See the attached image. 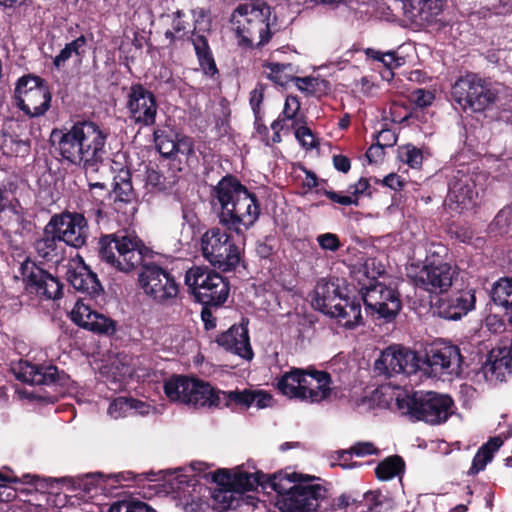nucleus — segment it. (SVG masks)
Returning a JSON list of instances; mask_svg holds the SVG:
<instances>
[{
  "instance_id": "nucleus-1",
  "label": "nucleus",
  "mask_w": 512,
  "mask_h": 512,
  "mask_svg": "<svg viewBox=\"0 0 512 512\" xmlns=\"http://www.w3.org/2000/svg\"><path fill=\"white\" fill-rule=\"evenodd\" d=\"M52 142L61 157L85 170L96 171L106 153L107 133L96 123L83 121L65 130H53Z\"/></svg>"
},
{
  "instance_id": "nucleus-2",
  "label": "nucleus",
  "mask_w": 512,
  "mask_h": 512,
  "mask_svg": "<svg viewBox=\"0 0 512 512\" xmlns=\"http://www.w3.org/2000/svg\"><path fill=\"white\" fill-rule=\"evenodd\" d=\"M214 194L221 208L219 222L228 230L243 235L258 220L260 206L256 195L236 178H222L214 188Z\"/></svg>"
},
{
  "instance_id": "nucleus-3",
  "label": "nucleus",
  "mask_w": 512,
  "mask_h": 512,
  "mask_svg": "<svg viewBox=\"0 0 512 512\" xmlns=\"http://www.w3.org/2000/svg\"><path fill=\"white\" fill-rule=\"evenodd\" d=\"M314 477L295 472L272 475L269 485L277 493L276 506L281 512H316L326 498L327 489Z\"/></svg>"
},
{
  "instance_id": "nucleus-4",
  "label": "nucleus",
  "mask_w": 512,
  "mask_h": 512,
  "mask_svg": "<svg viewBox=\"0 0 512 512\" xmlns=\"http://www.w3.org/2000/svg\"><path fill=\"white\" fill-rule=\"evenodd\" d=\"M101 260L121 272H131L142 264L148 252L144 243L135 235H106L99 241Z\"/></svg>"
},
{
  "instance_id": "nucleus-5",
  "label": "nucleus",
  "mask_w": 512,
  "mask_h": 512,
  "mask_svg": "<svg viewBox=\"0 0 512 512\" xmlns=\"http://www.w3.org/2000/svg\"><path fill=\"white\" fill-rule=\"evenodd\" d=\"M397 409L414 420H422L430 424H440L453 413V400L448 395L427 392L413 395H398Z\"/></svg>"
},
{
  "instance_id": "nucleus-6",
  "label": "nucleus",
  "mask_w": 512,
  "mask_h": 512,
  "mask_svg": "<svg viewBox=\"0 0 512 512\" xmlns=\"http://www.w3.org/2000/svg\"><path fill=\"white\" fill-rule=\"evenodd\" d=\"M231 29L244 46H262L270 39L263 9L251 3L239 5L230 18Z\"/></svg>"
},
{
  "instance_id": "nucleus-7",
  "label": "nucleus",
  "mask_w": 512,
  "mask_h": 512,
  "mask_svg": "<svg viewBox=\"0 0 512 512\" xmlns=\"http://www.w3.org/2000/svg\"><path fill=\"white\" fill-rule=\"evenodd\" d=\"M271 476H267L260 471H250L244 466H239L235 469H219L213 474V481L218 485L225 488L215 493L214 497L216 500L223 502L224 509L233 508V491L243 492L248 490H254L258 486H262L263 489L270 488L269 480Z\"/></svg>"
},
{
  "instance_id": "nucleus-8",
  "label": "nucleus",
  "mask_w": 512,
  "mask_h": 512,
  "mask_svg": "<svg viewBox=\"0 0 512 512\" xmlns=\"http://www.w3.org/2000/svg\"><path fill=\"white\" fill-rule=\"evenodd\" d=\"M200 249L202 256L222 271L235 269L241 261V248L220 227H212L201 236Z\"/></svg>"
},
{
  "instance_id": "nucleus-9",
  "label": "nucleus",
  "mask_w": 512,
  "mask_h": 512,
  "mask_svg": "<svg viewBox=\"0 0 512 512\" xmlns=\"http://www.w3.org/2000/svg\"><path fill=\"white\" fill-rule=\"evenodd\" d=\"M185 283L194 294L197 301L204 305L219 306L229 295V286L217 272L201 266L187 270Z\"/></svg>"
},
{
  "instance_id": "nucleus-10",
  "label": "nucleus",
  "mask_w": 512,
  "mask_h": 512,
  "mask_svg": "<svg viewBox=\"0 0 512 512\" xmlns=\"http://www.w3.org/2000/svg\"><path fill=\"white\" fill-rule=\"evenodd\" d=\"M451 94L463 109L481 112L495 102L498 90L478 75L468 73L454 83Z\"/></svg>"
},
{
  "instance_id": "nucleus-11",
  "label": "nucleus",
  "mask_w": 512,
  "mask_h": 512,
  "mask_svg": "<svg viewBox=\"0 0 512 512\" xmlns=\"http://www.w3.org/2000/svg\"><path fill=\"white\" fill-rule=\"evenodd\" d=\"M138 282L144 294L158 304L170 305L178 298L179 284L174 276L156 264L144 265Z\"/></svg>"
},
{
  "instance_id": "nucleus-12",
  "label": "nucleus",
  "mask_w": 512,
  "mask_h": 512,
  "mask_svg": "<svg viewBox=\"0 0 512 512\" xmlns=\"http://www.w3.org/2000/svg\"><path fill=\"white\" fill-rule=\"evenodd\" d=\"M463 357L458 346L449 342L433 343L422 359V367L435 377L452 380L462 373Z\"/></svg>"
},
{
  "instance_id": "nucleus-13",
  "label": "nucleus",
  "mask_w": 512,
  "mask_h": 512,
  "mask_svg": "<svg viewBox=\"0 0 512 512\" xmlns=\"http://www.w3.org/2000/svg\"><path fill=\"white\" fill-rule=\"evenodd\" d=\"M15 99L17 106L26 115L39 117L50 108L51 93L41 78L26 75L17 81Z\"/></svg>"
},
{
  "instance_id": "nucleus-14",
  "label": "nucleus",
  "mask_w": 512,
  "mask_h": 512,
  "mask_svg": "<svg viewBox=\"0 0 512 512\" xmlns=\"http://www.w3.org/2000/svg\"><path fill=\"white\" fill-rule=\"evenodd\" d=\"M408 276L416 287L438 294L451 287L457 272L447 262L425 263L420 269L412 264L408 268Z\"/></svg>"
},
{
  "instance_id": "nucleus-15",
  "label": "nucleus",
  "mask_w": 512,
  "mask_h": 512,
  "mask_svg": "<svg viewBox=\"0 0 512 512\" xmlns=\"http://www.w3.org/2000/svg\"><path fill=\"white\" fill-rule=\"evenodd\" d=\"M125 108L129 120L140 127L155 124L158 111L156 97L152 91L136 83L126 93Z\"/></svg>"
},
{
  "instance_id": "nucleus-16",
  "label": "nucleus",
  "mask_w": 512,
  "mask_h": 512,
  "mask_svg": "<svg viewBox=\"0 0 512 512\" xmlns=\"http://www.w3.org/2000/svg\"><path fill=\"white\" fill-rule=\"evenodd\" d=\"M375 368L387 376L411 375L422 369V359L409 348L390 346L377 359Z\"/></svg>"
},
{
  "instance_id": "nucleus-17",
  "label": "nucleus",
  "mask_w": 512,
  "mask_h": 512,
  "mask_svg": "<svg viewBox=\"0 0 512 512\" xmlns=\"http://www.w3.org/2000/svg\"><path fill=\"white\" fill-rule=\"evenodd\" d=\"M48 231H54L62 242L74 248L84 246L89 236L87 220L80 213L54 215L48 223Z\"/></svg>"
},
{
  "instance_id": "nucleus-18",
  "label": "nucleus",
  "mask_w": 512,
  "mask_h": 512,
  "mask_svg": "<svg viewBox=\"0 0 512 512\" xmlns=\"http://www.w3.org/2000/svg\"><path fill=\"white\" fill-rule=\"evenodd\" d=\"M362 298L371 313L377 314L386 321L394 319L401 309L398 292L380 282L367 287Z\"/></svg>"
},
{
  "instance_id": "nucleus-19",
  "label": "nucleus",
  "mask_w": 512,
  "mask_h": 512,
  "mask_svg": "<svg viewBox=\"0 0 512 512\" xmlns=\"http://www.w3.org/2000/svg\"><path fill=\"white\" fill-rule=\"evenodd\" d=\"M476 178L463 170H457L449 182L448 196L445 205L458 212L471 209L476 204L478 192L476 190Z\"/></svg>"
},
{
  "instance_id": "nucleus-20",
  "label": "nucleus",
  "mask_w": 512,
  "mask_h": 512,
  "mask_svg": "<svg viewBox=\"0 0 512 512\" xmlns=\"http://www.w3.org/2000/svg\"><path fill=\"white\" fill-rule=\"evenodd\" d=\"M22 269L27 288L31 292L52 300L61 297L63 286L58 278L33 263H26Z\"/></svg>"
},
{
  "instance_id": "nucleus-21",
  "label": "nucleus",
  "mask_w": 512,
  "mask_h": 512,
  "mask_svg": "<svg viewBox=\"0 0 512 512\" xmlns=\"http://www.w3.org/2000/svg\"><path fill=\"white\" fill-rule=\"evenodd\" d=\"M480 374L490 383L502 382L512 374V342L492 349L480 369Z\"/></svg>"
},
{
  "instance_id": "nucleus-22",
  "label": "nucleus",
  "mask_w": 512,
  "mask_h": 512,
  "mask_svg": "<svg viewBox=\"0 0 512 512\" xmlns=\"http://www.w3.org/2000/svg\"><path fill=\"white\" fill-rule=\"evenodd\" d=\"M187 405L198 407L229 406V392L214 389L209 383L190 378Z\"/></svg>"
},
{
  "instance_id": "nucleus-23",
  "label": "nucleus",
  "mask_w": 512,
  "mask_h": 512,
  "mask_svg": "<svg viewBox=\"0 0 512 512\" xmlns=\"http://www.w3.org/2000/svg\"><path fill=\"white\" fill-rule=\"evenodd\" d=\"M70 316L75 324L92 332L111 334L115 331V324L110 318L92 310L83 300L75 303Z\"/></svg>"
},
{
  "instance_id": "nucleus-24",
  "label": "nucleus",
  "mask_w": 512,
  "mask_h": 512,
  "mask_svg": "<svg viewBox=\"0 0 512 512\" xmlns=\"http://www.w3.org/2000/svg\"><path fill=\"white\" fill-rule=\"evenodd\" d=\"M217 343L225 350L245 360H251L253 358L248 330L243 325L232 326L217 338Z\"/></svg>"
},
{
  "instance_id": "nucleus-25",
  "label": "nucleus",
  "mask_w": 512,
  "mask_h": 512,
  "mask_svg": "<svg viewBox=\"0 0 512 512\" xmlns=\"http://www.w3.org/2000/svg\"><path fill=\"white\" fill-rule=\"evenodd\" d=\"M13 372L17 379L32 385H48L56 380L58 369L53 365H37L20 361Z\"/></svg>"
},
{
  "instance_id": "nucleus-26",
  "label": "nucleus",
  "mask_w": 512,
  "mask_h": 512,
  "mask_svg": "<svg viewBox=\"0 0 512 512\" xmlns=\"http://www.w3.org/2000/svg\"><path fill=\"white\" fill-rule=\"evenodd\" d=\"M475 292L472 289L458 291L440 304V315L449 320H458L474 309Z\"/></svg>"
},
{
  "instance_id": "nucleus-27",
  "label": "nucleus",
  "mask_w": 512,
  "mask_h": 512,
  "mask_svg": "<svg viewBox=\"0 0 512 512\" xmlns=\"http://www.w3.org/2000/svg\"><path fill=\"white\" fill-rule=\"evenodd\" d=\"M129 362L128 356H117L101 369L100 374L110 390L120 391L126 387L133 373Z\"/></svg>"
},
{
  "instance_id": "nucleus-28",
  "label": "nucleus",
  "mask_w": 512,
  "mask_h": 512,
  "mask_svg": "<svg viewBox=\"0 0 512 512\" xmlns=\"http://www.w3.org/2000/svg\"><path fill=\"white\" fill-rule=\"evenodd\" d=\"M302 402L314 404L320 403L331 395V377L322 371H310L307 381H304Z\"/></svg>"
},
{
  "instance_id": "nucleus-29",
  "label": "nucleus",
  "mask_w": 512,
  "mask_h": 512,
  "mask_svg": "<svg viewBox=\"0 0 512 512\" xmlns=\"http://www.w3.org/2000/svg\"><path fill=\"white\" fill-rule=\"evenodd\" d=\"M405 15L418 25L429 24L442 10V0H402Z\"/></svg>"
},
{
  "instance_id": "nucleus-30",
  "label": "nucleus",
  "mask_w": 512,
  "mask_h": 512,
  "mask_svg": "<svg viewBox=\"0 0 512 512\" xmlns=\"http://www.w3.org/2000/svg\"><path fill=\"white\" fill-rule=\"evenodd\" d=\"M343 298L338 285L334 282L321 279L317 282L315 287L312 305L315 309L327 315L332 309L337 308V304L342 301Z\"/></svg>"
},
{
  "instance_id": "nucleus-31",
  "label": "nucleus",
  "mask_w": 512,
  "mask_h": 512,
  "mask_svg": "<svg viewBox=\"0 0 512 512\" xmlns=\"http://www.w3.org/2000/svg\"><path fill=\"white\" fill-rule=\"evenodd\" d=\"M327 315L336 319L337 323L346 329H353L362 324L361 305L357 300L344 297L337 304V308L332 309Z\"/></svg>"
},
{
  "instance_id": "nucleus-32",
  "label": "nucleus",
  "mask_w": 512,
  "mask_h": 512,
  "mask_svg": "<svg viewBox=\"0 0 512 512\" xmlns=\"http://www.w3.org/2000/svg\"><path fill=\"white\" fill-rule=\"evenodd\" d=\"M310 371L299 368L291 369L285 372L277 380V388L280 393L289 399L302 400V391L304 390V381H307Z\"/></svg>"
},
{
  "instance_id": "nucleus-33",
  "label": "nucleus",
  "mask_w": 512,
  "mask_h": 512,
  "mask_svg": "<svg viewBox=\"0 0 512 512\" xmlns=\"http://www.w3.org/2000/svg\"><path fill=\"white\" fill-rule=\"evenodd\" d=\"M67 278L71 285L78 291L88 294H96L101 286L94 274L82 261L76 263L74 268L67 271Z\"/></svg>"
},
{
  "instance_id": "nucleus-34",
  "label": "nucleus",
  "mask_w": 512,
  "mask_h": 512,
  "mask_svg": "<svg viewBox=\"0 0 512 512\" xmlns=\"http://www.w3.org/2000/svg\"><path fill=\"white\" fill-rule=\"evenodd\" d=\"M230 405L236 404L243 407L255 406L257 408H266L272 405V396L263 390L230 391Z\"/></svg>"
},
{
  "instance_id": "nucleus-35",
  "label": "nucleus",
  "mask_w": 512,
  "mask_h": 512,
  "mask_svg": "<svg viewBox=\"0 0 512 512\" xmlns=\"http://www.w3.org/2000/svg\"><path fill=\"white\" fill-rule=\"evenodd\" d=\"M61 242L54 231H48L47 224L43 237L35 243V249L39 257L47 261H58L62 252Z\"/></svg>"
},
{
  "instance_id": "nucleus-36",
  "label": "nucleus",
  "mask_w": 512,
  "mask_h": 512,
  "mask_svg": "<svg viewBox=\"0 0 512 512\" xmlns=\"http://www.w3.org/2000/svg\"><path fill=\"white\" fill-rule=\"evenodd\" d=\"M192 43L199 61V65L203 72L210 77L216 75L218 73V69L208 45L207 39L203 35L193 33Z\"/></svg>"
},
{
  "instance_id": "nucleus-37",
  "label": "nucleus",
  "mask_w": 512,
  "mask_h": 512,
  "mask_svg": "<svg viewBox=\"0 0 512 512\" xmlns=\"http://www.w3.org/2000/svg\"><path fill=\"white\" fill-rule=\"evenodd\" d=\"M404 473L405 462L398 455L386 457L375 468L376 477L380 481H390L394 478L401 480Z\"/></svg>"
},
{
  "instance_id": "nucleus-38",
  "label": "nucleus",
  "mask_w": 512,
  "mask_h": 512,
  "mask_svg": "<svg viewBox=\"0 0 512 512\" xmlns=\"http://www.w3.org/2000/svg\"><path fill=\"white\" fill-rule=\"evenodd\" d=\"M504 441L500 436L491 438L482 445L473 458L470 474H477L484 470L486 465L493 459L494 453L503 445Z\"/></svg>"
},
{
  "instance_id": "nucleus-39",
  "label": "nucleus",
  "mask_w": 512,
  "mask_h": 512,
  "mask_svg": "<svg viewBox=\"0 0 512 512\" xmlns=\"http://www.w3.org/2000/svg\"><path fill=\"white\" fill-rule=\"evenodd\" d=\"M300 110V102L296 96H287L282 116L277 118L271 124L273 130L272 142L279 143L281 141L280 131L284 130L287 120H294Z\"/></svg>"
},
{
  "instance_id": "nucleus-40",
  "label": "nucleus",
  "mask_w": 512,
  "mask_h": 512,
  "mask_svg": "<svg viewBox=\"0 0 512 512\" xmlns=\"http://www.w3.org/2000/svg\"><path fill=\"white\" fill-rule=\"evenodd\" d=\"M190 378L185 376H173L165 381L164 392L171 402H179L187 405Z\"/></svg>"
},
{
  "instance_id": "nucleus-41",
  "label": "nucleus",
  "mask_w": 512,
  "mask_h": 512,
  "mask_svg": "<svg viewBox=\"0 0 512 512\" xmlns=\"http://www.w3.org/2000/svg\"><path fill=\"white\" fill-rule=\"evenodd\" d=\"M265 73L267 77L274 83L285 86L289 82H293L294 68L291 64H282L269 62L265 65Z\"/></svg>"
},
{
  "instance_id": "nucleus-42",
  "label": "nucleus",
  "mask_w": 512,
  "mask_h": 512,
  "mask_svg": "<svg viewBox=\"0 0 512 512\" xmlns=\"http://www.w3.org/2000/svg\"><path fill=\"white\" fill-rule=\"evenodd\" d=\"M86 38L80 36L72 42L66 44V46L60 51V53L54 59V65L57 68L63 66L66 61L73 56L80 58L85 52Z\"/></svg>"
},
{
  "instance_id": "nucleus-43",
  "label": "nucleus",
  "mask_w": 512,
  "mask_h": 512,
  "mask_svg": "<svg viewBox=\"0 0 512 512\" xmlns=\"http://www.w3.org/2000/svg\"><path fill=\"white\" fill-rule=\"evenodd\" d=\"M398 157L400 161L413 169L419 168L423 162L422 151L411 144L400 147Z\"/></svg>"
},
{
  "instance_id": "nucleus-44",
  "label": "nucleus",
  "mask_w": 512,
  "mask_h": 512,
  "mask_svg": "<svg viewBox=\"0 0 512 512\" xmlns=\"http://www.w3.org/2000/svg\"><path fill=\"white\" fill-rule=\"evenodd\" d=\"M183 17L184 14L181 11L174 13L172 30H167L165 32V37L170 40V42H173L175 39H181L188 33L190 25L183 20Z\"/></svg>"
},
{
  "instance_id": "nucleus-45",
  "label": "nucleus",
  "mask_w": 512,
  "mask_h": 512,
  "mask_svg": "<svg viewBox=\"0 0 512 512\" xmlns=\"http://www.w3.org/2000/svg\"><path fill=\"white\" fill-rule=\"evenodd\" d=\"M142 181L144 187L149 193L162 191L165 189V178L154 168H147Z\"/></svg>"
},
{
  "instance_id": "nucleus-46",
  "label": "nucleus",
  "mask_w": 512,
  "mask_h": 512,
  "mask_svg": "<svg viewBox=\"0 0 512 512\" xmlns=\"http://www.w3.org/2000/svg\"><path fill=\"white\" fill-rule=\"evenodd\" d=\"M367 55L375 60L381 61L390 72L404 64V59L402 57H398L395 52L392 51L382 53L380 51L368 49Z\"/></svg>"
},
{
  "instance_id": "nucleus-47",
  "label": "nucleus",
  "mask_w": 512,
  "mask_h": 512,
  "mask_svg": "<svg viewBox=\"0 0 512 512\" xmlns=\"http://www.w3.org/2000/svg\"><path fill=\"white\" fill-rule=\"evenodd\" d=\"M108 512H156L151 506L141 501H122L111 505Z\"/></svg>"
},
{
  "instance_id": "nucleus-48",
  "label": "nucleus",
  "mask_w": 512,
  "mask_h": 512,
  "mask_svg": "<svg viewBox=\"0 0 512 512\" xmlns=\"http://www.w3.org/2000/svg\"><path fill=\"white\" fill-rule=\"evenodd\" d=\"M131 407V398L118 397L109 405L108 414L114 419L126 417L132 415Z\"/></svg>"
},
{
  "instance_id": "nucleus-49",
  "label": "nucleus",
  "mask_w": 512,
  "mask_h": 512,
  "mask_svg": "<svg viewBox=\"0 0 512 512\" xmlns=\"http://www.w3.org/2000/svg\"><path fill=\"white\" fill-rule=\"evenodd\" d=\"M3 153L14 156H25L29 153V144L13 137L5 138L2 144Z\"/></svg>"
},
{
  "instance_id": "nucleus-50",
  "label": "nucleus",
  "mask_w": 512,
  "mask_h": 512,
  "mask_svg": "<svg viewBox=\"0 0 512 512\" xmlns=\"http://www.w3.org/2000/svg\"><path fill=\"white\" fill-rule=\"evenodd\" d=\"M293 82L300 91L307 94H315L319 90L320 85L324 83L323 80L312 76L295 77Z\"/></svg>"
},
{
  "instance_id": "nucleus-51",
  "label": "nucleus",
  "mask_w": 512,
  "mask_h": 512,
  "mask_svg": "<svg viewBox=\"0 0 512 512\" xmlns=\"http://www.w3.org/2000/svg\"><path fill=\"white\" fill-rule=\"evenodd\" d=\"M155 144L162 156L169 158L175 155L176 139H173L167 135L156 134Z\"/></svg>"
},
{
  "instance_id": "nucleus-52",
  "label": "nucleus",
  "mask_w": 512,
  "mask_h": 512,
  "mask_svg": "<svg viewBox=\"0 0 512 512\" xmlns=\"http://www.w3.org/2000/svg\"><path fill=\"white\" fill-rule=\"evenodd\" d=\"M412 101L416 106L424 108L430 106L435 100V94L431 90L416 89L411 94Z\"/></svg>"
},
{
  "instance_id": "nucleus-53",
  "label": "nucleus",
  "mask_w": 512,
  "mask_h": 512,
  "mask_svg": "<svg viewBox=\"0 0 512 512\" xmlns=\"http://www.w3.org/2000/svg\"><path fill=\"white\" fill-rule=\"evenodd\" d=\"M353 453L358 457H364L367 455L377 454L378 450L377 448L370 442H361L355 444L350 452L342 451L339 455L340 458H344L346 455Z\"/></svg>"
},
{
  "instance_id": "nucleus-54",
  "label": "nucleus",
  "mask_w": 512,
  "mask_h": 512,
  "mask_svg": "<svg viewBox=\"0 0 512 512\" xmlns=\"http://www.w3.org/2000/svg\"><path fill=\"white\" fill-rule=\"evenodd\" d=\"M317 242L323 250L336 251L340 247V240L334 233H324L317 237Z\"/></svg>"
},
{
  "instance_id": "nucleus-55",
  "label": "nucleus",
  "mask_w": 512,
  "mask_h": 512,
  "mask_svg": "<svg viewBox=\"0 0 512 512\" xmlns=\"http://www.w3.org/2000/svg\"><path fill=\"white\" fill-rule=\"evenodd\" d=\"M264 98V86L261 84L256 85V87L250 92V105L255 114L256 120L259 119L260 113V105Z\"/></svg>"
},
{
  "instance_id": "nucleus-56",
  "label": "nucleus",
  "mask_w": 512,
  "mask_h": 512,
  "mask_svg": "<svg viewBox=\"0 0 512 512\" xmlns=\"http://www.w3.org/2000/svg\"><path fill=\"white\" fill-rule=\"evenodd\" d=\"M194 152L193 141L190 137L182 136L176 138L175 155H190Z\"/></svg>"
},
{
  "instance_id": "nucleus-57",
  "label": "nucleus",
  "mask_w": 512,
  "mask_h": 512,
  "mask_svg": "<svg viewBox=\"0 0 512 512\" xmlns=\"http://www.w3.org/2000/svg\"><path fill=\"white\" fill-rule=\"evenodd\" d=\"M296 138L306 148H313L315 146V137L307 127H300L295 132Z\"/></svg>"
},
{
  "instance_id": "nucleus-58",
  "label": "nucleus",
  "mask_w": 512,
  "mask_h": 512,
  "mask_svg": "<svg viewBox=\"0 0 512 512\" xmlns=\"http://www.w3.org/2000/svg\"><path fill=\"white\" fill-rule=\"evenodd\" d=\"M382 272L383 269L381 267H375V259H367L362 265V268L359 270V273H362L368 279H375L381 275Z\"/></svg>"
},
{
  "instance_id": "nucleus-59",
  "label": "nucleus",
  "mask_w": 512,
  "mask_h": 512,
  "mask_svg": "<svg viewBox=\"0 0 512 512\" xmlns=\"http://www.w3.org/2000/svg\"><path fill=\"white\" fill-rule=\"evenodd\" d=\"M325 195L332 200L333 202H336L340 205L349 206V205H356L357 204V197L349 196V195H340L333 191H325Z\"/></svg>"
},
{
  "instance_id": "nucleus-60",
  "label": "nucleus",
  "mask_w": 512,
  "mask_h": 512,
  "mask_svg": "<svg viewBox=\"0 0 512 512\" xmlns=\"http://www.w3.org/2000/svg\"><path fill=\"white\" fill-rule=\"evenodd\" d=\"M131 406H132L131 407L132 415L139 414V415L145 416V415L150 414L151 411L154 410L150 404L140 401V400L132 399V398H131Z\"/></svg>"
},
{
  "instance_id": "nucleus-61",
  "label": "nucleus",
  "mask_w": 512,
  "mask_h": 512,
  "mask_svg": "<svg viewBox=\"0 0 512 512\" xmlns=\"http://www.w3.org/2000/svg\"><path fill=\"white\" fill-rule=\"evenodd\" d=\"M384 156V146L382 144L372 145L366 152V158L369 163H377Z\"/></svg>"
},
{
  "instance_id": "nucleus-62",
  "label": "nucleus",
  "mask_w": 512,
  "mask_h": 512,
  "mask_svg": "<svg viewBox=\"0 0 512 512\" xmlns=\"http://www.w3.org/2000/svg\"><path fill=\"white\" fill-rule=\"evenodd\" d=\"M183 225H187L190 229H194L198 224V217L192 208L184 207L182 210Z\"/></svg>"
},
{
  "instance_id": "nucleus-63",
  "label": "nucleus",
  "mask_w": 512,
  "mask_h": 512,
  "mask_svg": "<svg viewBox=\"0 0 512 512\" xmlns=\"http://www.w3.org/2000/svg\"><path fill=\"white\" fill-rule=\"evenodd\" d=\"M445 251H446V248L442 244H434V243L429 244L426 247L427 255H426L425 263H436L435 261H432L431 258L434 256H440Z\"/></svg>"
},
{
  "instance_id": "nucleus-64",
  "label": "nucleus",
  "mask_w": 512,
  "mask_h": 512,
  "mask_svg": "<svg viewBox=\"0 0 512 512\" xmlns=\"http://www.w3.org/2000/svg\"><path fill=\"white\" fill-rule=\"evenodd\" d=\"M383 184L393 190H399L403 186V181L399 175L391 173L384 177Z\"/></svg>"
}]
</instances>
